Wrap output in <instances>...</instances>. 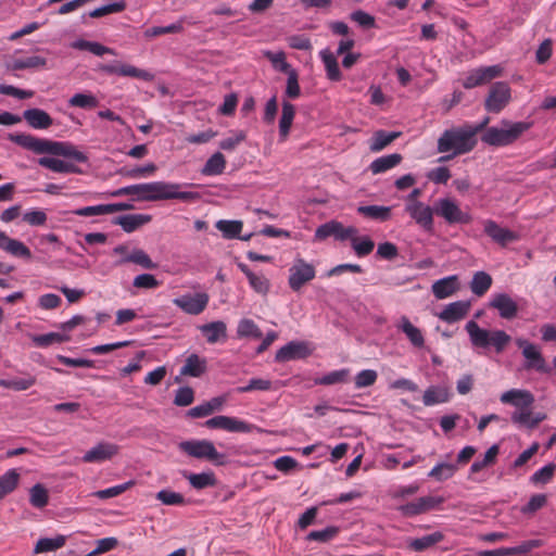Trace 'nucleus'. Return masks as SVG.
<instances>
[{
    "mask_svg": "<svg viewBox=\"0 0 556 556\" xmlns=\"http://www.w3.org/2000/svg\"><path fill=\"white\" fill-rule=\"evenodd\" d=\"M489 123L485 117L478 125H463L445 129L438 139L437 150L439 153H451L439 157V162L450 161L456 155L470 152L477 143L476 135Z\"/></svg>",
    "mask_w": 556,
    "mask_h": 556,
    "instance_id": "obj_1",
    "label": "nucleus"
},
{
    "mask_svg": "<svg viewBox=\"0 0 556 556\" xmlns=\"http://www.w3.org/2000/svg\"><path fill=\"white\" fill-rule=\"evenodd\" d=\"M500 401L516 408L510 419L519 428L532 430L546 419V414L532 410L535 399L528 390L510 389L501 394Z\"/></svg>",
    "mask_w": 556,
    "mask_h": 556,
    "instance_id": "obj_2",
    "label": "nucleus"
},
{
    "mask_svg": "<svg viewBox=\"0 0 556 556\" xmlns=\"http://www.w3.org/2000/svg\"><path fill=\"white\" fill-rule=\"evenodd\" d=\"M465 330L473 349L488 350L493 348L496 353H502L511 340L510 336L504 330L481 328L475 319L467 321Z\"/></svg>",
    "mask_w": 556,
    "mask_h": 556,
    "instance_id": "obj_3",
    "label": "nucleus"
},
{
    "mask_svg": "<svg viewBox=\"0 0 556 556\" xmlns=\"http://www.w3.org/2000/svg\"><path fill=\"white\" fill-rule=\"evenodd\" d=\"M532 126L530 122H510L502 119L498 126H492L481 136L483 143L492 147H506L517 141Z\"/></svg>",
    "mask_w": 556,
    "mask_h": 556,
    "instance_id": "obj_4",
    "label": "nucleus"
},
{
    "mask_svg": "<svg viewBox=\"0 0 556 556\" xmlns=\"http://www.w3.org/2000/svg\"><path fill=\"white\" fill-rule=\"evenodd\" d=\"M178 447L190 457L206 459L215 465H224L226 463L225 455L217 452L214 443L210 440H187L180 442Z\"/></svg>",
    "mask_w": 556,
    "mask_h": 556,
    "instance_id": "obj_5",
    "label": "nucleus"
},
{
    "mask_svg": "<svg viewBox=\"0 0 556 556\" xmlns=\"http://www.w3.org/2000/svg\"><path fill=\"white\" fill-rule=\"evenodd\" d=\"M516 345L521 350L527 370H534L540 374L551 372V367L546 363L540 345L523 338H517Z\"/></svg>",
    "mask_w": 556,
    "mask_h": 556,
    "instance_id": "obj_6",
    "label": "nucleus"
},
{
    "mask_svg": "<svg viewBox=\"0 0 556 556\" xmlns=\"http://www.w3.org/2000/svg\"><path fill=\"white\" fill-rule=\"evenodd\" d=\"M316 276V268L312 263L302 257H295L289 268L288 285L294 292H299L306 283Z\"/></svg>",
    "mask_w": 556,
    "mask_h": 556,
    "instance_id": "obj_7",
    "label": "nucleus"
},
{
    "mask_svg": "<svg viewBox=\"0 0 556 556\" xmlns=\"http://www.w3.org/2000/svg\"><path fill=\"white\" fill-rule=\"evenodd\" d=\"M435 214L448 224H468L471 215L463 212L458 203L451 198H440L434 203Z\"/></svg>",
    "mask_w": 556,
    "mask_h": 556,
    "instance_id": "obj_8",
    "label": "nucleus"
},
{
    "mask_svg": "<svg viewBox=\"0 0 556 556\" xmlns=\"http://www.w3.org/2000/svg\"><path fill=\"white\" fill-rule=\"evenodd\" d=\"M511 99V90L507 83H494L484 101V109L490 113H500Z\"/></svg>",
    "mask_w": 556,
    "mask_h": 556,
    "instance_id": "obj_9",
    "label": "nucleus"
},
{
    "mask_svg": "<svg viewBox=\"0 0 556 556\" xmlns=\"http://www.w3.org/2000/svg\"><path fill=\"white\" fill-rule=\"evenodd\" d=\"M204 427L208 429H220L233 433H250L255 426L237 417L217 415L204 422Z\"/></svg>",
    "mask_w": 556,
    "mask_h": 556,
    "instance_id": "obj_10",
    "label": "nucleus"
},
{
    "mask_svg": "<svg viewBox=\"0 0 556 556\" xmlns=\"http://www.w3.org/2000/svg\"><path fill=\"white\" fill-rule=\"evenodd\" d=\"M502 74L503 67L498 64L480 66L466 73L462 84L464 88L472 89L478 86L485 85L497 77H501Z\"/></svg>",
    "mask_w": 556,
    "mask_h": 556,
    "instance_id": "obj_11",
    "label": "nucleus"
},
{
    "mask_svg": "<svg viewBox=\"0 0 556 556\" xmlns=\"http://www.w3.org/2000/svg\"><path fill=\"white\" fill-rule=\"evenodd\" d=\"M111 195H135L141 201H160V181L126 186L113 191Z\"/></svg>",
    "mask_w": 556,
    "mask_h": 556,
    "instance_id": "obj_12",
    "label": "nucleus"
},
{
    "mask_svg": "<svg viewBox=\"0 0 556 556\" xmlns=\"http://www.w3.org/2000/svg\"><path fill=\"white\" fill-rule=\"evenodd\" d=\"M445 498L439 495H427L416 498L413 502L399 506V511L404 517H414L433 509L440 508Z\"/></svg>",
    "mask_w": 556,
    "mask_h": 556,
    "instance_id": "obj_13",
    "label": "nucleus"
},
{
    "mask_svg": "<svg viewBox=\"0 0 556 556\" xmlns=\"http://www.w3.org/2000/svg\"><path fill=\"white\" fill-rule=\"evenodd\" d=\"M356 233H358V230L354 226L345 227L340 222L330 220L317 227L314 238L316 241H323L329 237H332L338 241H345L349 237Z\"/></svg>",
    "mask_w": 556,
    "mask_h": 556,
    "instance_id": "obj_14",
    "label": "nucleus"
},
{
    "mask_svg": "<svg viewBox=\"0 0 556 556\" xmlns=\"http://www.w3.org/2000/svg\"><path fill=\"white\" fill-rule=\"evenodd\" d=\"M210 301L208 294L205 292H198L194 294L186 293L173 300V303L182 312L189 315H199L207 306Z\"/></svg>",
    "mask_w": 556,
    "mask_h": 556,
    "instance_id": "obj_15",
    "label": "nucleus"
},
{
    "mask_svg": "<svg viewBox=\"0 0 556 556\" xmlns=\"http://www.w3.org/2000/svg\"><path fill=\"white\" fill-rule=\"evenodd\" d=\"M119 453V446L108 441H100L81 457L87 464H99L113 459Z\"/></svg>",
    "mask_w": 556,
    "mask_h": 556,
    "instance_id": "obj_16",
    "label": "nucleus"
},
{
    "mask_svg": "<svg viewBox=\"0 0 556 556\" xmlns=\"http://www.w3.org/2000/svg\"><path fill=\"white\" fill-rule=\"evenodd\" d=\"M404 210L419 227L426 231H432L434 206L431 207L425 202H414L405 205Z\"/></svg>",
    "mask_w": 556,
    "mask_h": 556,
    "instance_id": "obj_17",
    "label": "nucleus"
},
{
    "mask_svg": "<svg viewBox=\"0 0 556 556\" xmlns=\"http://www.w3.org/2000/svg\"><path fill=\"white\" fill-rule=\"evenodd\" d=\"M489 306L496 309L503 319H513L518 313L517 303L505 292L493 293L490 298Z\"/></svg>",
    "mask_w": 556,
    "mask_h": 556,
    "instance_id": "obj_18",
    "label": "nucleus"
},
{
    "mask_svg": "<svg viewBox=\"0 0 556 556\" xmlns=\"http://www.w3.org/2000/svg\"><path fill=\"white\" fill-rule=\"evenodd\" d=\"M102 71L106 74L118 75L124 77L139 78L146 81L152 80L153 75L144 70L138 68L130 64L113 62L102 66Z\"/></svg>",
    "mask_w": 556,
    "mask_h": 556,
    "instance_id": "obj_19",
    "label": "nucleus"
},
{
    "mask_svg": "<svg viewBox=\"0 0 556 556\" xmlns=\"http://www.w3.org/2000/svg\"><path fill=\"white\" fill-rule=\"evenodd\" d=\"M452 453H448L444 458L435 463L432 469L428 472V478L435 482H444L452 479L458 471L457 463L451 459Z\"/></svg>",
    "mask_w": 556,
    "mask_h": 556,
    "instance_id": "obj_20",
    "label": "nucleus"
},
{
    "mask_svg": "<svg viewBox=\"0 0 556 556\" xmlns=\"http://www.w3.org/2000/svg\"><path fill=\"white\" fill-rule=\"evenodd\" d=\"M470 308L471 302L468 300L452 302L444 306L438 317L444 323L454 324L465 318Z\"/></svg>",
    "mask_w": 556,
    "mask_h": 556,
    "instance_id": "obj_21",
    "label": "nucleus"
},
{
    "mask_svg": "<svg viewBox=\"0 0 556 556\" xmlns=\"http://www.w3.org/2000/svg\"><path fill=\"white\" fill-rule=\"evenodd\" d=\"M0 250L13 257L31 260V252L27 245L17 239L9 237L4 231L0 230Z\"/></svg>",
    "mask_w": 556,
    "mask_h": 556,
    "instance_id": "obj_22",
    "label": "nucleus"
},
{
    "mask_svg": "<svg viewBox=\"0 0 556 556\" xmlns=\"http://www.w3.org/2000/svg\"><path fill=\"white\" fill-rule=\"evenodd\" d=\"M181 185L176 182L160 181L161 200H181L185 202L194 201L199 198L197 192L181 191Z\"/></svg>",
    "mask_w": 556,
    "mask_h": 556,
    "instance_id": "obj_23",
    "label": "nucleus"
},
{
    "mask_svg": "<svg viewBox=\"0 0 556 556\" xmlns=\"http://www.w3.org/2000/svg\"><path fill=\"white\" fill-rule=\"evenodd\" d=\"M484 232L496 243L502 247L507 245L509 242L517 240V235L492 219H486L483 223Z\"/></svg>",
    "mask_w": 556,
    "mask_h": 556,
    "instance_id": "obj_24",
    "label": "nucleus"
},
{
    "mask_svg": "<svg viewBox=\"0 0 556 556\" xmlns=\"http://www.w3.org/2000/svg\"><path fill=\"white\" fill-rule=\"evenodd\" d=\"M308 354L307 344L301 341H291L281 346L275 355V361L279 363L289 362L305 357Z\"/></svg>",
    "mask_w": 556,
    "mask_h": 556,
    "instance_id": "obj_25",
    "label": "nucleus"
},
{
    "mask_svg": "<svg viewBox=\"0 0 556 556\" xmlns=\"http://www.w3.org/2000/svg\"><path fill=\"white\" fill-rule=\"evenodd\" d=\"M46 65L47 59L40 55H30L25 58L12 56L5 62V68L10 72L43 68Z\"/></svg>",
    "mask_w": 556,
    "mask_h": 556,
    "instance_id": "obj_26",
    "label": "nucleus"
},
{
    "mask_svg": "<svg viewBox=\"0 0 556 556\" xmlns=\"http://www.w3.org/2000/svg\"><path fill=\"white\" fill-rule=\"evenodd\" d=\"M500 453V447L497 444H493L488 448V451L484 453V456L482 459L475 460L469 469V479L482 482L484 481L483 478L479 477V473L486 467L492 466L495 464L497 455Z\"/></svg>",
    "mask_w": 556,
    "mask_h": 556,
    "instance_id": "obj_27",
    "label": "nucleus"
},
{
    "mask_svg": "<svg viewBox=\"0 0 556 556\" xmlns=\"http://www.w3.org/2000/svg\"><path fill=\"white\" fill-rule=\"evenodd\" d=\"M11 140L20 147L35 153H49L50 140L37 138L33 135L21 134L12 136Z\"/></svg>",
    "mask_w": 556,
    "mask_h": 556,
    "instance_id": "obj_28",
    "label": "nucleus"
},
{
    "mask_svg": "<svg viewBox=\"0 0 556 556\" xmlns=\"http://www.w3.org/2000/svg\"><path fill=\"white\" fill-rule=\"evenodd\" d=\"M459 290V281L456 275H451L434 281L431 291L435 299L443 300L452 296Z\"/></svg>",
    "mask_w": 556,
    "mask_h": 556,
    "instance_id": "obj_29",
    "label": "nucleus"
},
{
    "mask_svg": "<svg viewBox=\"0 0 556 556\" xmlns=\"http://www.w3.org/2000/svg\"><path fill=\"white\" fill-rule=\"evenodd\" d=\"M238 268L248 278L250 287L258 294L266 295L270 290V281L263 274L252 271L248 265L238 263Z\"/></svg>",
    "mask_w": 556,
    "mask_h": 556,
    "instance_id": "obj_30",
    "label": "nucleus"
},
{
    "mask_svg": "<svg viewBox=\"0 0 556 556\" xmlns=\"http://www.w3.org/2000/svg\"><path fill=\"white\" fill-rule=\"evenodd\" d=\"M207 343L214 344L227 339V326L222 320L207 323L198 327Z\"/></svg>",
    "mask_w": 556,
    "mask_h": 556,
    "instance_id": "obj_31",
    "label": "nucleus"
},
{
    "mask_svg": "<svg viewBox=\"0 0 556 556\" xmlns=\"http://www.w3.org/2000/svg\"><path fill=\"white\" fill-rule=\"evenodd\" d=\"M26 123L34 129H47L53 124L52 117L41 109H28L23 112Z\"/></svg>",
    "mask_w": 556,
    "mask_h": 556,
    "instance_id": "obj_32",
    "label": "nucleus"
},
{
    "mask_svg": "<svg viewBox=\"0 0 556 556\" xmlns=\"http://www.w3.org/2000/svg\"><path fill=\"white\" fill-rule=\"evenodd\" d=\"M396 327L406 336L413 346L417 349L425 346V337L422 331L414 326L406 316H402L400 318Z\"/></svg>",
    "mask_w": 556,
    "mask_h": 556,
    "instance_id": "obj_33",
    "label": "nucleus"
},
{
    "mask_svg": "<svg viewBox=\"0 0 556 556\" xmlns=\"http://www.w3.org/2000/svg\"><path fill=\"white\" fill-rule=\"evenodd\" d=\"M49 153L70 157L79 163H85L88 160L84 152L77 150L75 146L68 142L51 141Z\"/></svg>",
    "mask_w": 556,
    "mask_h": 556,
    "instance_id": "obj_34",
    "label": "nucleus"
},
{
    "mask_svg": "<svg viewBox=\"0 0 556 556\" xmlns=\"http://www.w3.org/2000/svg\"><path fill=\"white\" fill-rule=\"evenodd\" d=\"M206 371V359L200 357L198 354H190L185 362V365L180 368L181 376L198 378Z\"/></svg>",
    "mask_w": 556,
    "mask_h": 556,
    "instance_id": "obj_35",
    "label": "nucleus"
},
{
    "mask_svg": "<svg viewBox=\"0 0 556 556\" xmlns=\"http://www.w3.org/2000/svg\"><path fill=\"white\" fill-rule=\"evenodd\" d=\"M150 220L151 216L147 214H128L118 216L114 224L119 225L126 232H132Z\"/></svg>",
    "mask_w": 556,
    "mask_h": 556,
    "instance_id": "obj_36",
    "label": "nucleus"
},
{
    "mask_svg": "<svg viewBox=\"0 0 556 556\" xmlns=\"http://www.w3.org/2000/svg\"><path fill=\"white\" fill-rule=\"evenodd\" d=\"M295 116V108L288 101L282 102V112L279 119V137L280 141H285L289 134Z\"/></svg>",
    "mask_w": 556,
    "mask_h": 556,
    "instance_id": "obj_37",
    "label": "nucleus"
},
{
    "mask_svg": "<svg viewBox=\"0 0 556 556\" xmlns=\"http://www.w3.org/2000/svg\"><path fill=\"white\" fill-rule=\"evenodd\" d=\"M21 480L18 469L12 468L0 476V500L15 491Z\"/></svg>",
    "mask_w": 556,
    "mask_h": 556,
    "instance_id": "obj_38",
    "label": "nucleus"
},
{
    "mask_svg": "<svg viewBox=\"0 0 556 556\" xmlns=\"http://www.w3.org/2000/svg\"><path fill=\"white\" fill-rule=\"evenodd\" d=\"M184 477L189 481L190 485L195 490H203L215 486L217 483L213 471H204L200 473L186 472Z\"/></svg>",
    "mask_w": 556,
    "mask_h": 556,
    "instance_id": "obj_39",
    "label": "nucleus"
},
{
    "mask_svg": "<svg viewBox=\"0 0 556 556\" xmlns=\"http://www.w3.org/2000/svg\"><path fill=\"white\" fill-rule=\"evenodd\" d=\"M126 263H134L146 269H153L156 267V264L153 263L150 256L141 249H134L125 257L116 261L115 266H119Z\"/></svg>",
    "mask_w": 556,
    "mask_h": 556,
    "instance_id": "obj_40",
    "label": "nucleus"
},
{
    "mask_svg": "<svg viewBox=\"0 0 556 556\" xmlns=\"http://www.w3.org/2000/svg\"><path fill=\"white\" fill-rule=\"evenodd\" d=\"M402 161V155L399 153H393L389 155L380 156L374 160L370 163V170L372 174H381L384 173L395 166H397Z\"/></svg>",
    "mask_w": 556,
    "mask_h": 556,
    "instance_id": "obj_41",
    "label": "nucleus"
},
{
    "mask_svg": "<svg viewBox=\"0 0 556 556\" xmlns=\"http://www.w3.org/2000/svg\"><path fill=\"white\" fill-rule=\"evenodd\" d=\"M66 543V536L62 534H58L53 538H40L35 547V554L49 553L54 552L62 548Z\"/></svg>",
    "mask_w": 556,
    "mask_h": 556,
    "instance_id": "obj_42",
    "label": "nucleus"
},
{
    "mask_svg": "<svg viewBox=\"0 0 556 556\" xmlns=\"http://www.w3.org/2000/svg\"><path fill=\"white\" fill-rule=\"evenodd\" d=\"M401 132L399 131H386L378 130L376 131L369 142V149L372 152H379L383 150L387 146L393 142L396 138H399Z\"/></svg>",
    "mask_w": 556,
    "mask_h": 556,
    "instance_id": "obj_43",
    "label": "nucleus"
},
{
    "mask_svg": "<svg viewBox=\"0 0 556 556\" xmlns=\"http://www.w3.org/2000/svg\"><path fill=\"white\" fill-rule=\"evenodd\" d=\"M391 206L383 205H364L357 208V212L370 219L387 222L391 218Z\"/></svg>",
    "mask_w": 556,
    "mask_h": 556,
    "instance_id": "obj_44",
    "label": "nucleus"
},
{
    "mask_svg": "<svg viewBox=\"0 0 556 556\" xmlns=\"http://www.w3.org/2000/svg\"><path fill=\"white\" fill-rule=\"evenodd\" d=\"M450 394L446 388L439 386L429 387L422 396V402L426 406H433L437 404L446 403Z\"/></svg>",
    "mask_w": 556,
    "mask_h": 556,
    "instance_id": "obj_45",
    "label": "nucleus"
},
{
    "mask_svg": "<svg viewBox=\"0 0 556 556\" xmlns=\"http://www.w3.org/2000/svg\"><path fill=\"white\" fill-rule=\"evenodd\" d=\"M492 282V277L486 271H477L470 281V290L475 295L482 296L489 291Z\"/></svg>",
    "mask_w": 556,
    "mask_h": 556,
    "instance_id": "obj_46",
    "label": "nucleus"
},
{
    "mask_svg": "<svg viewBox=\"0 0 556 556\" xmlns=\"http://www.w3.org/2000/svg\"><path fill=\"white\" fill-rule=\"evenodd\" d=\"M320 59L325 65L327 78L332 81H339L342 78V74L339 68L337 58L333 53L328 50L320 51Z\"/></svg>",
    "mask_w": 556,
    "mask_h": 556,
    "instance_id": "obj_47",
    "label": "nucleus"
},
{
    "mask_svg": "<svg viewBox=\"0 0 556 556\" xmlns=\"http://www.w3.org/2000/svg\"><path fill=\"white\" fill-rule=\"evenodd\" d=\"M68 106L84 110H91L99 105L98 98L91 92H78L73 94L68 101Z\"/></svg>",
    "mask_w": 556,
    "mask_h": 556,
    "instance_id": "obj_48",
    "label": "nucleus"
},
{
    "mask_svg": "<svg viewBox=\"0 0 556 556\" xmlns=\"http://www.w3.org/2000/svg\"><path fill=\"white\" fill-rule=\"evenodd\" d=\"M226 167L225 156L220 152H215L206 161L202 168V174L205 176H217L220 175Z\"/></svg>",
    "mask_w": 556,
    "mask_h": 556,
    "instance_id": "obj_49",
    "label": "nucleus"
},
{
    "mask_svg": "<svg viewBox=\"0 0 556 556\" xmlns=\"http://www.w3.org/2000/svg\"><path fill=\"white\" fill-rule=\"evenodd\" d=\"M353 251L358 257L370 254L375 248V242L368 236L358 237L357 233L349 237Z\"/></svg>",
    "mask_w": 556,
    "mask_h": 556,
    "instance_id": "obj_50",
    "label": "nucleus"
},
{
    "mask_svg": "<svg viewBox=\"0 0 556 556\" xmlns=\"http://www.w3.org/2000/svg\"><path fill=\"white\" fill-rule=\"evenodd\" d=\"M38 163L55 173H76L75 165L56 157L43 156L39 159Z\"/></svg>",
    "mask_w": 556,
    "mask_h": 556,
    "instance_id": "obj_51",
    "label": "nucleus"
},
{
    "mask_svg": "<svg viewBox=\"0 0 556 556\" xmlns=\"http://www.w3.org/2000/svg\"><path fill=\"white\" fill-rule=\"evenodd\" d=\"M157 166L154 163H148L142 166H135L131 168L123 167L119 173L124 177L130 178V179H139V178H148L154 175L156 172Z\"/></svg>",
    "mask_w": 556,
    "mask_h": 556,
    "instance_id": "obj_52",
    "label": "nucleus"
},
{
    "mask_svg": "<svg viewBox=\"0 0 556 556\" xmlns=\"http://www.w3.org/2000/svg\"><path fill=\"white\" fill-rule=\"evenodd\" d=\"M29 503L33 507L41 509L49 503V492L41 483H36L29 490Z\"/></svg>",
    "mask_w": 556,
    "mask_h": 556,
    "instance_id": "obj_53",
    "label": "nucleus"
},
{
    "mask_svg": "<svg viewBox=\"0 0 556 556\" xmlns=\"http://www.w3.org/2000/svg\"><path fill=\"white\" fill-rule=\"evenodd\" d=\"M215 227L223 233L225 239H236L242 230L243 223L241 220L220 219Z\"/></svg>",
    "mask_w": 556,
    "mask_h": 556,
    "instance_id": "obj_54",
    "label": "nucleus"
},
{
    "mask_svg": "<svg viewBox=\"0 0 556 556\" xmlns=\"http://www.w3.org/2000/svg\"><path fill=\"white\" fill-rule=\"evenodd\" d=\"M36 383L35 376L26 375L23 378L0 379V387L13 391H25Z\"/></svg>",
    "mask_w": 556,
    "mask_h": 556,
    "instance_id": "obj_55",
    "label": "nucleus"
},
{
    "mask_svg": "<svg viewBox=\"0 0 556 556\" xmlns=\"http://www.w3.org/2000/svg\"><path fill=\"white\" fill-rule=\"evenodd\" d=\"M70 340V336L60 332H48L31 337V341L40 348L49 346L52 343H62Z\"/></svg>",
    "mask_w": 556,
    "mask_h": 556,
    "instance_id": "obj_56",
    "label": "nucleus"
},
{
    "mask_svg": "<svg viewBox=\"0 0 556 556\" xmlns=\"http://www.w3.org/2000/svg\"><path fill=\"white\" fill-rule=\"evenodd\" d=\"M442 539L443 534L441 532H433L425 536L412 540L409 542V547L418 552L424 551L441 542Z\"/></svg>",
    "mask_w": 556,
    "mask_h": 556,
    "instance_id": "obj_57",
    "label": "nucleus"
},
{
    "mask_svg": "<svg viewBox=\"0 0 556 556\" xmlns=\"http://www.w3.org/2000/svg\"><path fill=\"white\" fill-rule=\"evenodd\" d=\"M350 375V370L346 368L333 370L326 375H324L320 378L315 379V384L320 386H331L337 383H342L348 380V377Z\"/></svg>",
    "mask_w": 556,
    "mask_h": 556,
    "instance_id": "obj_58",
    "label": "nucleus"
},
{
    "mask_svg": "<svg viewBox=\"0 0 556 556\" xmlns=\"http://www.w3.org/2000/svg\"><path fill=\"white\" fill-rule=\"evenodd\" d=\"M184 18H180L179 21L169 24L167 26H154L151 28L146 29L144 36L147 38H152L156 36H161L164 34H178L184 31V25H182Z\"/></svg>",
    "mask_w": 556,
    "mask_h": 556,
    "instance_id": "obj_59",
    "label": "nucleus"
},
{
    "mask_svg": "<svg viewBox=\"0 0 556 556\" xmlns=\"http://www.w3.org/2000/svg\"><path fill=\"white\" fill-rule=\"evenodd\" d=\"M237 334L239 338H261L262 331L252 319L243 318L238 323Z\"/></svg>",
    "mask_w": 556,
    "mask_h": 556,
    "instance_id": "obj_60",
    "label": "nucleus"
},
{
    "mask_svg": "<svg viewBox=\"0 0 556 556\" xmlns=\"http://www.w3.org/2000/svg\"><path fill=\"white\" fill-rule=\"evenodd\" d=\"M264 56L270 61L276 71L289 74L291 70L290 64L286 60V54L282 51H265Z\"/></svg>",
    "mask_w": 556,
    "mask_h": 556,
    "instance_id": "obj_61",
    "label": "nucleus"
},
{
    "mask_svg": "<svg viewBox=\"0 0 556 556\" xmlns=\"http://www.w3.org/2000/svg\"><path fill=\"white\" fill-rule=\"evenodd\" d=\"M126 9L124 0L114 1L112 3L96 8L89 13L90 17L98 18L113 13H119Z\"/></svg>",
    "mask_w": 556,
    "mask_h": 556,
    "instance_id": "obj_62",
    "label": "nucleus"
},
{
    "mask_svg": "<svg viewBox=\"0 0 556 556\" xmlns=\"http://www.w3.org/2000/svg\"><path fill=\"white\" fill-rule=\"evenodd\" d=\"M541 546V541L539 540H529L522 542L518 546L514 547H505L506 556H528L531 551Z\"/></svg>",
    "mask_w": 556,
    "mask_h": 556,
    "instance_id": "obj_63",
    "label": "nucleus"
},
{
    "mask_svg": "<svg viewBox=\"0 0 556 556\" xmlns=\"http://www.w3.org/2000/svg\"><path fill=\"white\" fill-rule=\"evenodd\" d=\"M556 470V465L549 463L542 468L538 469L530 478V481L533 484H546L548 483Z\"/></svg>",
    "mask_w": 556,
    "mask_h": 556,
    "instance_id": "obj_64",
    "label": "nucleus"
}]
</instances>
